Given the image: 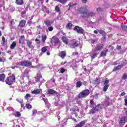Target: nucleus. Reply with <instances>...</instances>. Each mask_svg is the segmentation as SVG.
Instances as JSON below:
<instances>
[{
    "instance_id": "obj_15",
    "label": "nucleus",
    "mask_w": 127,
    "mask_h": 127,
    "mask_svg": "<svg viewBox=\"0 0 127 127\" xmlns=\"http://www.w3.org/2000/svg\"><path fill=\"white\" fill-rule=\"evenodd\" d=\"M77 109L75 108H73L70 109V112H71V114L72 115H74V113H76V112H80V109H79V108L77 107H76Z\"/></svg>"
},
{
    "instance_id": "obj_27",
    "label": "nucleus",
    "mask_w": 127,
    "mask_h": 127,
    "mask_svg": "<svg viewBox=\"0 0 127 127\" xmlns=\"http://www.w3.org/2000/svg\"><path fill=\"white\" fill-rule=\"evenodd\" d=\"M55 1H58V2H60L62 4H65L68 0H55Z\"/></svg>"
},
{
    "instance_id": "obj_28",
    "label": "nucleus",
    "mask_w": 127,
    "mask_h": 127,
    "mask_svg": "<svg viewBox=\"0 0 127 127\" xmlns=\"http://www.w3.org/2000/svg\"><path fill=\"white\" fill-rule=\"evenodd\" d=\"M100 83H101V79H100V78L97 77L94 81V84L95 85H99V84H100Z\"/></svg>"
},
{
    "instance_id": "obj_60",
    "label": "nucleus",
    "mask_w": 127,
    "mask_h": 127,
    "mask_svg": "<svg viewBox=\"0 0 127 127\" xmlns=\"http://www.w3.org/2000/svg\"><path fill=\"white\" fill-rule=\"evenodd\" d=\"M37 113V111H36V110L33 111V115H36Z\"/></svg>"
},
{
    "instance_id": "obj_32",
    "label": "nucleus",
    "mask_w": 127,
    "mask_h": 127,
    "mask_svg": "<svg viewBox=\"0 0 127 127\" xmlns=\"http://www.w3.org/2000/svg\"><path fill=\"white\" fill-rule=\"evenodd\" d=\"M88 17H93V16H95L96 15V13L94 12H90L88 13Z\"/></svg>"
},
{
    "instance_id": "obj_14",
    "label": "nucleus",
    "mask_w": 127,
    "mask_h": 127,
    "mask_svg": "<svg viewBox=\"0 0 127 127\" xmlns=\"http://www.w3.org/2000/svg\"><path fill=\"white\" fill-rule=\"evenodd\" d=\"M85 12H88V9H87V8H86V7H81L79 8V13H80V14H81L84 13Z\"/></svg>"
},
{
    "instance_id": "obj_52",
    "label": "nucleus",
    "mask_w": 127,
    "mask_h": 127,
    "mask_svg": "<svg viewBox=\"0 0 127 127\" xmlns=\"http://www.w3.org/2000/svg\"><path fill=\"white\" fill-rule=\"evenodd\" d=\"M43 100L45 104H46L48 102V99H47V98H43Z\"/></svg>"
},
{
    "instance_id": "obj_8",
    "label": "nucleus",
    "mask_w": 127,
    "mask_h": 127,
    "mask_svg": "<svg viewBox=\"0 0 127 127\" xmlns=\"http://www.w3.org/2000/svg\"><path fill=\"white\" fill-rule=\"evenodd\" d=\"M102 49H104V45L102 44H99L96 45V47L95 48V51H92V53H95L97 51H101Z\"/></svg>"
},
{
    "instance_id": "obj_34",
    "label": "nucleus",
    "mask_w": 127,
    "mask_h": 127,
    "mask_svg": "<svg viewBox=\"0 0 127 127\" xmlns=\"http://www.w3.org/2000/svg\"><path fill=\"white\" fill-rule=\"evenodd\" d=\"M44 23L47 25V26H51V22L49 20L45 21Z\"/></svg>"
},
{
    "instance_id": "obj_11",
    "label": "nucleus",
    "mask_w": 127,
    "mask_h": 127,
    "mask_svg": "<svg viewBox=\"0 0 127 127\" xmlns=\"http://www.w3.org/2000/svg\"><path fill=\"white\" fill-rule=\"evenodd\" d=\"M26 46L28 47V48H31V49H33L34 48V47L33 46V45H32V42H31L30 40H28L26 41Z\"/></svg>"
},
{
    "instance_id": "obj_16",
    "label": "nucleus",
    "mask_w": 127,
    "mask_h": 127,
    "mask_svg": "<svg viewBox=\"0 0 127 127\" xmlns=\"http://www.w3.org/2000/svg\"><path fill=\"white\" fill-rule=\"evenodd\" d=\"M30 70H28L27 68H26L24 71V77H27V79L29 80V75H28V74H29Z\"/></svg>"
},
{
    "instance_id": "obj_51",
    "label": "nucleus",
    "mask_w": 127,
    "mask_h": 127,
    "mask_svg": "<svg viewBox=\"0 0 127 127\" xmlns=\"http://www.w3.org/2000/svg\"><path fill=\"white\" fill-rule=\"evenodd\" d=\"M21 114H20V112H16V117H17L18 118H20V117H21Z\"/></svg>"
},
{
    "instance_id": "obj_62",
    "label": "nucleus",
    "mask_w": 127,
    "mask_h": 127,
    "mask_svg": "<svg viewBox=\"0 0 127 127\" xmlns=\"http://www.w3.org/2000/svg\"><path fill=\"white\" fill-rule=\"evenodd\" d=\"M82 2L83 3H87V0H82Z\"/></svg>"
},
{
    "instance_id": "obj_50",
    "label": "nucleus",
    "mask_w": 127,
    "mask_h": 127,
    "mask_svg": "<svg viewBox=\"0 0 127 127\" xmlns=\"http://www.w3.org/2000/svg\"><path fill=\"white\" fill-rule=\"evenodd\" d=\"M2 41L3 43H2L1 44H4V43H5V38H4V36L2 37Z\"/></svg>"
},
{
    "instance_id": "obj_30",
    "label": "nucleus",
    "mask_w": 127,
    "mask_h": 127,
    "mask_svg": "<svg viewBox=\"0 0 127 127\" xmlns=\"http://www.w3.org/2000/svg\"><path fill=\"white\" fill-rule=\"evenodd\" d=\"M81 14H82L81 15V17H82V18H85L86 17H88V12H85L84 13H81Z\"/></svg>"
},
{
    "instance_id": "obj_21",
    "label": "nucleus",
    "mask_w": 127,
    "mask_h": 127,
    "mask_svg": "<svg viewBox=\"0 0 127 127\" xmlns=\"http://www.w3.org/2000/svg\"><path fill=\"white\" fill-rule=\"evenodd\" d=\"M43 11H44V12H46L48 14H49L50 11H49V9L47 8L46 6H43V8L42 9Z\"/></svg>"
},
{
    "instance_id": "obj_25",
    "label": "nucleus",
    "mask_w": 127,
    "mask_h": 127,
    "mask_svg": "<svg viewBox=\"0 0 127 127\" xmlns=\"http://www.w3.org/2000/svg\"><path fill=\"white\" fill-rule=\"evenodd\" d=\"M72 26L73 24L70 22H68L67 24L65 25V27L67 28V29H72Z\"/></svg>"
},
{
    "instance_id": "obj_57",
    "label": "nucleus",
    "mask_w": 127,
    "mask_h": 127,
    "mask_svg": "<svg viewBox=\"0 0 127 127\" xmlns=\"http://www.w3.org/2000/svg\"><path fill=\"white\" fill-rule=\"evenodd\" d=\"M65 90H66L67 91H69V90H70V87H69L68 86H65Z\"/></svg>"
},
{
    "instance_id": "obj_61",
    "label": "nucleus",
    "mask_w": 127,
    "mask_h": 127,
    "mask_svg": "<svg viewBox=\"0 0 127 127\" xmlns=\"http://www.w3.org/2000/svg\"><path fill=\"white\" fill-rule=\"evenodd\" d=\"M66 61L65 62H63L61 63V65H65L66 64Z\"/></svg>"
},
{
    "instance_id": "obj_40",
    "label": "nucleus",
    "mask_w": 127,
    "mask_h": 127,
    "mask_svg": "<svg viewBox=\"0 0 127 127\" xmlns=\"http://www.w3.org/2000/svg\"><path fill=\"white\" fill-rule=\"evenodd\" d=\"M106 56H107V53H106L104 51H102L101 52V54H100L101 57H105Z\"/></svg>"
},
{
    "instance_id": "obj_13",
    "label": "nucleus",
    "mask_w": 127,
    "mask_h": 127,
    "mask_svg": "<svg viewBox=\"0 0 127 127\" xmlns=\"http://www.w3.org/2000/svg\"><path fill=\"white\" fill-rule=\"evenodd\" d=\"M86 122H87V120H83L78 124H77L75 127H83L86 125Z\"/></svg>"
},
{
    "instance_id": "obj_56",
    "label": "nucleus",
    "mask_w": 127,
    "mask_h": 127,
    "mask_svg": "<svg viewBox=\"0 0 127 127\" xmlns=\"http://www.w3.org/2000/svg\"><path fill=\"white\" fill-rule=\"evenodd\" d=\"M70 119L72 120V121H74V122H75V123H77V120L74 118H72V116L70 117Z\"/></svg>"
},
{
    "instance_id": "obj_41",
    "label": "nucleus",
    "mask_w": 127,
    "mask_h": 127,
    "mask_svg": "<svg viewBox=\"0 0 127 127\" xmlns=\"http://www.w3.org/2000/svg\"><path fill=\"white\" fill-rule=\"evenodd\" d=\"M30 97H31V95H30V94L28 93L24 96V99L25 100H28V99H29Z\"/></svg>"
},
{
    "instance_id": "obj_58",
    "label": "nucleus",
    "mask_w": 127,
    "mask_h": 127,
    "mask_svg": "<svg viewBox=\"0 0 127 127\" xmlns=\"http://www.w3.org/2000/svg\"><path fill=\"white\" fill-rule=\"evenodd\" d=\"M124 100H125V106H127V98H125V99H124Z\"/></svg>"
},
{
    "instance_id": "obj_9",
    "label": "nucleus",
    "mask_w": 127,
    "mask_h": 127,
    "mask_svg": "<svg viewBox=\"0 0 127 127\" xmlns=\"http://www.w3.org/2000/svg\"><path fill=\"white\" fill-rule=\"evenodd\" d=\"M47 94L48 95H53V94H55L56 97L58 96V93L56 91L52 89H48Z\"/></svg>"
},
{
    "instance_id": "obj_48",
    "label": "nucleus",
    "mask_w": 127,
    "mask_h": 127,
    "mask_svg": "<svg viewBox=\"0 0 127 127\" xmlns=\"http://www.w3.org/2000/svg\"><path fill=\"white\" fill-rule=\"evenodd\" d=\"M102 35L103 39H106V37H107V34L106 33V32L102 34Z\"/></svg>"
},
{
    "instance_id": "obj_35",
    "label": "nucleus",
    "mask_w": 127,
    "mask_h": 127,
    "mask_svg": "<svg viewBox=\"0 0 127 127\" xmlns=\"http://www.w3.org/2000/svg\"><path fill=\"white\" fill-rule=\"evenodd\" d=\"M99 53H95L94 54H93L92 56H91V59L92 60H94V59H95V58H96V57H98V55H99Z\"/></svg>"
},
{
    "instance_id": "obj_4",
    "label": "nucleus",
    "mask_w": 127,
    "mask_h": 127,
    "mask_svg": "<svg viewBox=\"0 0 127 127\" xmlns=\"http://www.w3.org/2000/svg\"><path fill=\"white\" fill-rule=\"evenodd\" d=\"M16 65H19V66H23L24 67H29V66L32 65V63L28 61H24L20 62V63H17Z\"/></svg>"
},
{
    "instance_id": "obj_38",
    "label": "nucleus",
    "mask_w": 127,
    "mask_h": 127,
    "mask_svg": "<svg viewBox=\"0 0 127 127\" xmlns=\"http://www.w3.org/2000/svg\"><path fill=\"white\" fill-rule=\"evenodd\" d=\"M25 107L28 110H30V109H32V105H31L30 104H26Z\"/></svg>"
},
{
    "instance_id": "obj_6",
    "label": "nucleus",
    "mask_w": 127,
    "mask_h": 127,
    "mask_svg": "<svg viewBox=\"0 0 127 127\" xmlns=\"http://www.w3.org/2000/svg\"><path fill=\"white\" fill-rule=\"evenodd\" d=\"M102 109H103V108L101 106V104H98L97 106L92 107L90 112L94 115L95 113H97V112H99L100 110H102Z\"/></svg>"
},
{
    "instance_id": "obj_33",
    "label": "nucleus",
    "mask_w": 127,
    "mask_h": 127,
    "mask_svg": "<svg viewBox=\"0 0 127 127\" xmlns=\"http://www.w3.org/2000/svg\"><path fill=\"white\" fill-rule=\"evenodd\" d=\"M78 4V3H70L68 5L69 6V8L68 9V10H70L71 7L72 6H74V5H77Z\"/></svg>"
},
{
    "instance_id": "obj_44",
    "label": "nucleus",
    "mask_w": 127,
    "mask_h": 127,
    "mask_svg": "<svg viewBox=\"0 0 127 127\" xmlns=\"http://www.w3.org/2000/svg\"><path fill=\"white\" fill-rule=\"evenodd\" d=\"M54 30V28L53 26H50L48 27V30L49 31H53Z\"/></svg>"
},
{
    "instance_id": "obj_49",
    "label": "nucleus",
    "mask_w": 127,
    "mask_h": 127,
    "mask_svg": "<svg viewBox=\"0 0 127 127\" xmlns=\"http://www.w3.org/2000/svg\"><path fill=\"white\" fill-rule=\"evenodd\" d=\"M98 32L99 33H100V34H103V33H105L106 32H105V31L103 30H98Z\"/></svg>"
},
{
    "instance_id": "obj_17",
    "label": "nucleus",
    "mask_w": 127,
    "mask_h": 127,
    "mask_svg": "<svg viewBox=\"0 0 127 127\" xmlns=\"http://www.w3.org/2000/svg\"><path fill=\"white\" fill-rule=\"evenodd\" d=\"M26 24V21L25 20H22L19 22V26L20 27H24Z\"/></svg>"
},
{
    "instance_id": "obj_47",
    "label": "nucleus",
    "mask_w": 127,
    "mask_h": 127,
    "mask_svg": "<svg viewBox=\"0 0 127 127\" xmlns=\"http://www.w3.org/2000/svg\"><path fill=\"white\" fill-rule=\"evenodd\" d=\"M123 30H127V26L126 25H122L121 26Z\"/></svg>"
},
{
    "instance_id": "obj_12",
    "label": "nucleus",
    "mask_w": 127,
    "mask_h": 127,
    "mask_svg": "<svg viewBox=\"0 0 127 127\" xmlns=\"http://www.w3.org/2000/svg\"><path fill=\"white\" fill-rule=\"evenodd\" d=\"M53 43L54 45H57V44H59L60 43V40L57 37H53Z\"/></svg>"
},
{
    "instance_id": "obj_36",
    "label": "nucleus",
    "mask_w": 127,
    "mask_h": 127,
    "mask_svg": "<svg viewBox=\"0 0 127 127\" xmlns=\"http://www.w3.org/2000/svg\"><path fill=\"white\" fill-rule=\"evenodd\" d=\"M42 37V41H43V43H45V41H46V39H47V36H46V35H43Z\"/></svg>"
},
{
    "instance_id": "obj_42",
    "label": "nucleus",
    "mask_w": 127,
    "mask_h": 127,
    "mask_svg": "<svg viewBox=\"0 0 127 127\" xmlns=\"http://www.w3.org/2000/svg\"><path fill=\"white\" fill-rule=\"evenodd\" d=\"M127 78V73H124L122 77V80H126Z\"/></svg>"
},
{
    "instance_id": "obj_63",
    "label": "nucleus",
    "mask_w": 127,
    "mask_h": 127,
    "mask_svg": "<svg viewBox=\"0 0 127 127\" xmlns=\"http://www.w3.org/2000/svg\"><path fill=\"white\" fill-rule=\"evenodd\" d=\"M106 106L107 107H109V106H110V102H107L106 103Z\"/></svg>"
},
{
    "instance_id": "obj_19",
    "label": "nucleus",
    "mask_w": 127,
    "mask_h": 127,
    "mask_svg": "<svg viewBox=\"0 0 127 127\" xmlns=\"http://www.w3.org/2000/svg\"><path fill=\"white\" fill-rule=\"evenodd\" d=\"M124 67V65H118L117 66H116L115 68H113V72H116V71H118V70H121L122 68Z\"/></svg>"
},
{
    "instance_id": "obj_2",
    "label": "nucleus",
    "mask_w": 127,
    "mask_h": 127,
    "mask_svg": "<svg viewBox=\"0 0 127 127\" xmlns=\"http://www.w3.org/2000/svg\"><path fill=\"white\" fill-rule=\"evenodd\" d=\"M5 82L7 85H12L15 82V75L14 74H12L11 76L7 77Z\"/></svg>"
},
{
    "instance_id": "obj_53",
    "label": "nucleus",
    "mask_w": 127,
    "mask_h": 127,
    "mask_svg": "<svg viewBox=\"0 0 127 127\" xmlns=\"http://www.w3.org/2000/svg\"><path fill=\"white\" fill-rule=\"evenodd\" d=\"M65 72V69L64 68H61V73L62 74H63Z\"/></svg>"
},
{
    "instance_id": "obj_3",
    "label": "nucleus",
    "mask_w": 127,
    "mask_h": 127,
    "mask_svg": "<svg viewBox=\"0 0 127 127\" xmlns=\"http://www.w3.org/2000/svg\"><path fill=\"white\" fill-rule=\"evenodd\" d=\"M80 46V41L76 40L75 39H73L71 41V44H70V48L71 49H75L77 47Z\"/></svg>"
},
{
    "instance_id": "obj_37",
    "label": "nucleus",
    "mask_w": 127,
    "mask_h": 127,
    "mask_svg": "<svg viewBox=\"0 0 127 127\" xmlns=\"http://www.w3.org/2000/svg\"><path fill=\"white\" fill-rule=\"evenodd\" d=\"M41 51L43 53H45L47 51V46H45L42 48Z\"/></svg>"
},
{
    "instance_id": "obj_43",
    "label": "nucleus",
    "mask_w": 127,
    "mask_h": 127,
    "mask_svg": "<svg viewBox=\"0 0 127 127\" xmlns=\"http://www.w3.org/2000/svg\"><path fill=\"white\" fill-rule=\"evenodd\" d=\"M55 10L57 11V12H59V14H60V8L58 6H56Z\"/></svg>"
},
{
    "instance_id": "obj_64",
    "label": "nucleus",
    "mask_w": 127,
    "mask_h": 127,
    "mask_svg": "<svg viewBox=\"0 0 127 127\" xmlns=\"http://www.w3.org/2000/svg\"><path fill=\"white\" fill-rule=\"evenodd\" d=\"M126 95V92H122L121 94V96H125Z\"/></svg>"
},
{
    "instance_id": "obj_24",
    "label": "nucleus",
    "mask_w": 127,
    "mask_h": 127,
    "mask_svg": "<svg viewBox=\"0 0 127 127\" xmlns=\"http://www.w3.org/2000/svg\"><path fill=\"white\" fill-rule=\"evenodd\" d=\"M15 3L17 5H22L23 4V0H15Z\"/></svg>"
},
{
    "instance_id": "obj_20",
    "label": "nucleus",
    "mask_w": 127,
    "mask_h": 127,
    "mask_svg": "<svg viewBox=\"0 0 127 127\" xmlns=\"http://www.w3.org/2000/svg\"><path fill=\"white\" fill-rule=\"evenodd\" d=\"M40 93H41V91H40V89H37L31 91V94H35V95H39Z\"/></svg>"
},
{
    "instance_id": "obj_10",
    "label": "nucleus",
    "mask_w": 127,
    "mask_h": 127,
    "mask_svg": "<svg viewBox=\"0 0 127 127\" xmlns=\"http://www.w3.org/2000/svg\"><path fill=\"white\" fill-rule=\"evenodd\" d=\"M58 56H59V57H61V58H62V59H64L65 58V57H66V51H63L60 52L58 54Z\"/></svg>"
},
{
    "instance_id": "obj_26",
    "label": "nucleus",
    "mask_w": 127,
    "mask_h": 127,
    "mask_svg": "<svg viewBox=\"0 0 127 127\" xmlns=\"http://www.w3.org/2000/svg\"><path fill=\"white\" fill-rule=\"evenodd\" d=\"M89 103L91 105L90 106V108H94V107L96 106V103L94 102V100H93V99L90 100Z\"/></svg>"
},
{
    "instance_id": "obj_54",
    "label": "nucleus",
    "mask_w": 127,
    "mask_h": 127,
    "mask_svg": "<svg viewBox=\"0 0 127 127\" xmlns=\"http://www.w3.org/2000/svg\"><path fill=\"white\" fill-rule=\"evenodd\" d=\"M109 100H110V97H109V96H105V101L108 102V101H109Z\"/></svg>"
},
{
    "instance_id": "obj_23",
    "label": "nucleus",
    "mask_w": 127,
    "mask_h": 127,
    "mask_svg": "<svg viewBox=\"0 0 127 127\" xmlns=\"http://www.w3.org/2000/svg\"><path fill=\"white\" fill-rule=\"evenodd\" d=\"M62 40L64 43H65V44L67 45L68 44V39L66 38L65 36H63L62 37Z\"/></svg>"
},
{
    "instance_id": "obj_46",
    "label": "nucleus",
    "mask_w": 127,
    "mask_h": 127,
    "mask_svg": "<svg viewBox=\"0 0 127 127\" xmlns=\"http://www.w3.org/2000/svg\"><path fill=\"white\" fill-rule=\"evenodd\" d=\"M97 12H101V11H103V9L101 7H98L96 9Z\"/></svg>"
},
{
    "instance_id": "obj_22",
    "label": "nucleus",
    "mask_w": 127,
    "mask_h": 127,
    "mask_svg": "<svg viewBox=\"0 0 127 127\" xmlns=\"http://www.w3.org/2000/svg\"><path fill=\"white\" fill-rule=\"evenodd\" d=\"M4 79H5V74L4 73H1L0 74V81L1 82H4Z\"/></svg>"
},
{
    "instance_id": "obj_45",
    "label": "nucleus",
    "mask_w": 127,
    "mask_h": 127,
    "mask_svg": "<svg viewBox=\"0 0 127 127\" xmlns=\"http://www.w3.org/2000/svg\"><path fill=\"white\" fill-rule=\"evenodd\" d=\"M16 101H17V102L19 103V104H23V100H22V99L20 100V99H17Z\"/></svg>"
},
{
    "instance_id": "obj_59",
    "label": "nucleus",
    "mask_w": 127,
    "mask_h": 127,
    "mask_svg": "<svg viewBox=\"0 0 127 127\" xmlns=\"http://www.w3.org/2000/svg\"><path fill=\"white\" fill-rule=\"evenodd\" d=\"M26 13V11H24L21 12V14H22V15H24V14H25Z\"/></svg>"
},
{
    "instance_id": "obj_7",
    "label": "nucleus",
    "mask_w": 127,
    "mask_h": 127,
    "mask_svg": "<svg viewBox=\"0 0 127 127\" xmlns=\"http://www.w3.org/2000/svg\"><path fill=\"white\" fill-rule=\"evenodd\" d=\"M74 30L79 34H84V29L81 27H79V26H75L74 28Z\"/></svg>"
},
{
    "instance_id": "obj_1",
    "label": "nucleus",
    "mask_w": 127,
    "mask_h": 127,
    "mask_svg": "<svg viewBox=\"0 0 127 127\" xmlns=\"http://www.w3.org/2000/svg\"><path fill=\"white\" fill-rule=\"evenodd\" d=\"M90 95V90L89 89H84L80 92L77 96L78 99H83L88 97Z\"/></svg>"
},
{
    "instance_id": "obj_18",
    "label": "nucleus",
    "mask_w": 127,
    "mask_h": 127,
    "mask_svg": "<svg viewBox=\"0 0 127 127\" xmlns=\"http://www.w3.org/2000/svg\"><path fill=\"white\" fill-rule=\"evenodd\" d=\"M41 78H42V75H41V74L37 73V76L35 77V79H36V82L37 83L38 82H39Z\"/></svg>"
},
{
    "instance_id": "obj_31",
    "label": "nucleus",
    "mask_w": 127,
    "mask_h": 127,
    "mask_svg": "<svg viewBox=\"0 0 127 127\" xmlns=\"http://www.w3.org/2000/svg\"><path fill=\"white\" fill-rule=\"evenodd\" d=\"M82 86V82L78 81L76 82V87L80 88Z\"/></svg>"
},
{
    "instance_id": "obj_29",
    "label": "nucleus",
    "mask_w": 127,
    "mask_h": 127,
    "mask_svg": "<svg viewBox=\"0 0 127 127\" xmlns=\"http://www.w3.org/2000/svg\"><path fill=\"white\" fill-rule=\"evenodd\" d=\"M15 46H16V42H15V41H13L11 44L10 48V49H14V47H15Z\"/></svg>"
},
{
    "instance_id": "obj_5",
    "label": "nucleus",
    "mask_w": 127,
    "mask_h": 127,
    "mask_svg": "<svg viewBox=\"0 0 127 127\" xmlns=\"http://www.w3.org/2000/svg\"><path fill=\"white\" fill-rule=\"evenodd\" d=\"M103 92H107L108 90V89H109V87H110V84L109 83H110V80L108 78H106L105 80L103 81Z\"/></svg>"
},
{
    "instance_id": "obj_55",
    "label": "nucleus",
    "mask_w": 127,
    "mask_h": 127,
    "mask_svg": "<svg viewBox=\"0 0 127 127\" xmlns=\"http://www.w3.org/2000/svg\"><path fill=\"white\" fill-rule=\"evenodd\" d=\"M117 48L118 50H121V49H122V46L118 45L117 46Z\"/></svg>"
},
{
    "instance_id": "obj_39",
    "label": "nucleus",
    "mask_w": 127,
    "mask_h": 127,
    "mask_svg": "<svg viewBox=\"0 0 127 127\" xmlns=\"http://www.w3.org/2000/svg\"><path fill=\"white\" fill-rule=\"evenodd\" d=\"M24 39V35L21 36L19 38V42L20 44H21V42H22V40Z\"/></svg>"
}]
</instances>
